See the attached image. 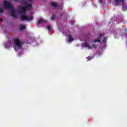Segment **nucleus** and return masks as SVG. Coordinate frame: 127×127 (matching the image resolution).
<instances>
[{
	"label": "nucleus",
	"mask_w": 127,
	"mask_h": 127,
	"mask_svg": "<svg viewBox=\"0 0 127 127\" xmlns=\"http://www.w3.org/2000/svg\"><path fill=\"white\" fill-rule=\"evenodd\" d=\"M4 6L7 9L11 10V16L14 18L16 17V14L15 13V10L14 9V7H13V6L11 5V4H10V3L7 2V1H4Z\"/></svg>",
	"instance_id": "nucleus-1"
},
{
	"label": "nucleus",
	"mask_w": 127,
	"mask_h": 127,
	"mask_svg": "<svg viewBox=\"0 0 127 127\" xmlns=\"http://www.w3.org/2000/svg\"><path fill=\"white\" fill-rule=\"evenodd\" d=\"M33 8L32 5L31 4H29L24 6L21 7L19 9V11L20 13H26L27 10H31Z\"/></svg>",
	"instance_id": "nucleus-2"
},
{
	"label": "nucleus",
	"mask_w": 127,
	"mask_h": 127,
	"mask_svg": "<svg viewBox=\"0 0 127 127\" xmlns=\"http://www.w3.org/2000/svg\"><path fill=\"white\" fill-rule=\"evenodd\" d=\"M14 44L16 47H18V48H22L23 42L20 41L18 38H16L14 39Z\"/></svg>",
	"instance_id": "nucleus-3"
},
{
	"label": "nucleus",
	"mask_w": 127,
	"mask_h": 127,
	"mask_svg": "<svg viewBox=\"0 0 127 127\" xmlns=\"http://www.w3.org/2000/svg\"><path fill=\"white\" fill-rule=\"evenodd\" d=\"M25 14L26 13H23V14L21 15V19L23 21L25 20H27V21H31V20L33 19V17L32 16H30L29 18H28V17H27Z\"/></svg>",
	"instance_id": "nucleus-4"
},
{
	"label": "nucleus",
	"mask_w": 127,
	"mask_h": 127,
	"mask_svg": "<svg viewBox=\"0 0 127 127\" xmlns=\"http://www.w3.org/2000/svg\"><path fill=\"white\" fill-rule=\"evenodd\" d=\"M102 37H103V35L101 34H99V37L96 40H94L93 42H101V38Z\"/></svg>",
	"instance_id": "nucleus-5"
},
{
	"label": "nucleus",
	"mask_w": 127,
	"mask_h": 127,
	"mask_svg": "<svg viewBox=\"0 0 127 127\" xmlns=\"http://www.w3.org/2000/svg\"><path fill=\"white\" fill-rule=\"evenodd\" d=\"M116 3H119V2H122V3H124V0H115Z\"/></svg>",
	"instance_id": "nucleus-6"
},
{
	"label": "nucleus",
	"mask_w": 127,
	"mask_h": 127,
	"mask_svg": "<svg viewBox=\"0 0 127 127\" xmlns=\"http://www.w3.org/2000/svg\"><path fill=\"white\" fill-rule=\"evenodd\" d=\"M45 20L44 19H40L39 20V22H38V23L39 24H41V23H43V22H45Z\"/></svg>",
	"instance_id": "nucleus-7"
},
{
	"label": "nucleus",
	"mask_w": 127,
	"mask_h": 127,
	"mask_svg": "<svg viewBox=\"0 0 127 127\" xmlns=\"http://www.w3.org/2000/svg\"><path fill=\"white\" fill-rule=\"evenodd\" d=\"M20 30H24V29H26V27L25 26L21 25L20 26Z\"/></svg>",
	"instance_id": "nucleus-8"
},
{
	"label": "nucleus",
	"mask_w": 127,
	"mask_h": 127,
	"mask_svg": "<svg viewBox=\"0 0 127 127\" xmlns=\"http://www.w3.org/2000/svg\"><path fill=\"white\" fill-rule=\"evenodd\" d=\"M51 5L53 6V7H57V3H51Z\"/></svg>",
	"instance_id": "nucleus-9"
},
{
	"label": "nucleus",
	"mask_w": 127,
	"mask_h": 127,
	"mask_svg": "<svg viewBox=\"0 0 127 127\" xmlns=\"http://www.w3.org/2000/svg\"><path fill=\"white\" fill-rule=\"evenodd\" d=\"M55 17H56L55 14L52 15V17L50 18L51 20H54V19H55Z\"/></svg>",
	"instance_id": "nucleus-10"
},
{
	"label": "nucleus",
	"mask_w": 127,
	"mask_h": 127,
	"mask_svg": "<svg viewBox=\"0 0 127 127\" xmlns=\"http://www.w3.org/2000/svg\"><path fill=\"white\" fill-rule=\"evenodd\" d=\"M20 3H23L24 4H26V5H27V1H22L20 2Z\"/></svg>",
	"instance_id": "nucleus-11"
},
{
	"label": "nucleus",
	"mask_w": 127,
	"mask_h": 127,
	"mask_svg": "<svg viewBox=\"0 0 127 127\" xmlns=\"http://www.w3.org/2000/svg\"><path fill=\"white\" fill-rule=\"evenodd\" d=\"M73 40H74V38H73L72 36H70L69 38V41L72 42L73 41Z\"/></svg>",
	"instance_id": "nucleus-12"
},
{
	"label": "nucleus",
	"mask_w": 127,
	"mask_h": 127,
	"mask_svg": "<svg viewBox=\"0 0 127 127\" xmlns=\"http://www.w3.org/2000/svg\"><path fill=\"white\" fill-rule=\"evenodd\" d=\"M87 61H89V60H91V59H93V58L90 56H88L86 57Z\"/></svg>",
	"instance_id": "nucleus-13"
},
{
	"label": "nucleus",
	"mask_w": 127,
	"mask_h": 127,
	"mask_svg": "<svg viewBox=\"0 0 127 127\" xmlns=\"http://www.w3.org/2000/svg\"><path fill=\"white\" fill-rule=\"evenodd\" d=\"M84 47H90L89 46V44H88V43H85L84 44Z\"/></svg>",
	"instance_id": "nucleus-14"
},
{
	"label": "nucleus",
	"mask_w": 127,
	"mask_h": 127,
	"mask_svg": "<svg viewBox=\"0 0 127 127\" xmlns=\"http://www.w3.org/2000/svg\"><path fill=\"white\" fill-rule=\"evenodd\" d=\"M106 41H107V38L104 37L103 38V42H106Z\"/></svg>",
	"instance_id": "nucleus-15"
},
{
	"label": "nucleus",
	"mask_w": 127,
	"mask_h": 127,
	"mask_svg": "<svg viewBox=\"0 0 127 127\" xmlns=\"http://www.w3.org/2000/svg\"><path fill=\"white\" fill-rule=\"evenodd\" d=\"M0 13H3V9H1V8H0Z\"/></svg>",
	"instance_id": "nucleus-16"
},
{
	"label": "nucleus",
	"mask_w": 127,
	"mask_h": 127,
	"mask_svg": "<svg viewBox=\"0 0 127 127\" xmlns=\"http://www.w3.org/2000/svg\"><path fill=\"white\" fill-rule=\"evenodd\" d=\"M47 28H48V30H50L51 29V27L48 26Z\"/></svg>",
	"instance_id": "nucleus-17"
},
{
	"label": "nucleus",
	"mask_w": 127,
	"mask_h": 127,
	"mask_svg": "<svg viewBox=\"0 0 127 127\" xmlns=\"http://www.w3.org/2000/svg\"><path fill=\"white\" fill-rule=\"evenodd\" d=\"M91 47H93V48H96V45H91Z\"/></svg>",
	"instance_id": "nucleus-18"
},
{
	"label": "nucleus",
	"mask_w": 127,
	"mask_h": 127,
	"mask_svg": "<svg viewBox=\"0 0 127 127\" xmlns=\"http://www.w3.org/2000/svg\"><path fill=\"white\" fill-rule=\"evenodd\" d=\"M100 3H103V0H99Z\"/></svg>",
	"instance_id": "nucleus-19"
},
{
	"label": "nucleus",
	"mask_w": 127,
	"mask_h": 127,
	"mask_svg": "<svg viewBox=\"0 0 127 127\" xmlns=\"http://www.w3.org/2000/svg\"><path fill=\"white\" fill-rule=\"evenodd\" d=\"M0 21L2 22V21H3V20L2 19L0 18Z\"/></svg>",
	"instance_id": "nucleus-20"
},
{
	"label": "nucleus",
	"mask_w": 127,
	"mask_h": 127,
	"mask_svg": "<svg viewBox=\"0 0 127 127\" xmlns=\"http://www.w3.org/2000/svg\"><path fill=\"white\" fill-rule=\"evenodd\" d=\"M29 1H31L32 0H28Z\"/></svg>",
	"instance_id": "nucleus-21"
},
{
	"label": "nucleus",
	"mask_w": 127,
	"mask_h": 127,
	"mask_svg": "<svg viewBox=\"0 0 127 127\" xmlns=\"http://www.w3.org/2000/svg\"><path fill=\"white\" fill-rule=\"evenodd\" d=\"M93 42H92V43H93Z\"/></svg>",
	"instance_id": "nucleus-22"
}]
</instances>
